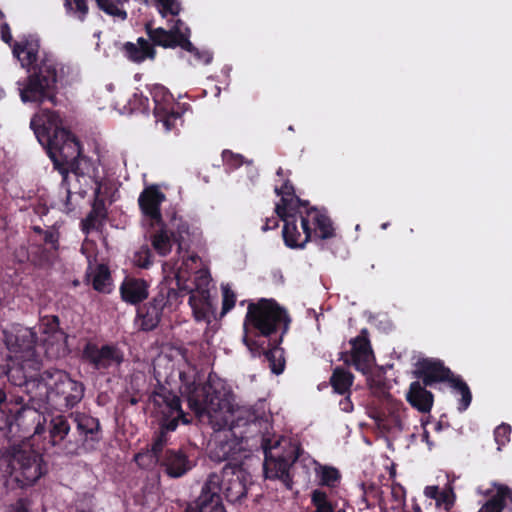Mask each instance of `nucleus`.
<instances>
[{"instance_id": "obj_1", "label": "nucleus", "mask_w": 512, "mask_h": 512, "mask_svg": "<svg viewBox=\"0 0 512 512\" xmlns=\"http://www.w3.org/2000/svg\"><path fill=\"white\" fill-rule=\"evenodd\" d=\"M30 127L39 143L46 148L54 169L62 176L60 188L65 192L63 210L70 213L76 208L72 203V195L77 194L82 199L86 196V190L81 188L73 191L70 174H73L74 179L79 182L81 177L89 174L92 162L82 154L77 137L70 130L62 127L58 112L43 110L41 115H35L31 119Z\"/></svg>"}, {"instance_id": "obj_2", "label": "nucleus", "mask_w": 512, "mask_h": 512, "mask_svg": "<svg viewBox=\"0 0 512 512\" xmlns=\"http://www.w3.org/2000/svg\"><path fill=\"white\" fill-rule=\"evenodd\" d=\"M269 427L265 425L249 428L248 425H228L223 433L211 445L209 457L215 462L238 463L246 452V444L250 436L258 431L261 433V447L264 451V473L269 479H279L288 488H291V477L289 469L296 461L298 455L296 448L285 438H271L268 433Z\"/></svg>"}, {"instance_id": "obj_3", "label": "nucleus", "mask_w": 512, "mask_h": 512, "mask_svg": "<svg viewBox=\"0 0 512 512\" xmlns=\"http://www.w3.org/2000/svg\"><path fill=\"white\" fill-rule=\"evenodd\" d=\"M188 404L198 417L207 416L218 430L228 425H248L252 428L264 424L266 429L270 427L264 402H260L257 409L236 405L231 389L221 380L209 381L195 388L188 395Z\"/></svg>"}, {"instance_id": "obj_4", "label": "nucleus", "mask_w": 512, "mask_h": 512, "mask_svg": "<svg viewBox=\"0 0 512 512\" xmlns=\"http://www.w3.org/2000/svg\"><path fill=\"white\" fill-rule=\"evenodd\" d=\"M39 48V42L35 39H25L13 45V54L22 67H33V72L20 89V97L24 103L49 102L56 106L57 82L63 77L64 66L52 54L43 53L40 56Z\"/></svg>"}, {"instance_id": "obj_5", "label": "nucleus", "mask_w": 512, "mask_h": 512, "mask_svg": "<svg viewBox=\"0 0 512 512\" xmlns=\"http://www.w3.org/2000/svg\"><path fill=\"white\" fill-rule=\"evenodd\" d=\"M145 31L149 40L139 37L137 43L126 42L123 45L125 56L132 62L141 63L146 59H154L156 56L154 46L170 49L179 47L192 56L191 64L193 65H208L213 59L211 52L200 50L191 43V30L180 19L175 20L169 30L162 27L153 28L151 23H146Z\"/></svg>"}, {"instance_id": "obj_6", "label": "nucleus", "mask_w": 512, "mask_h": 512, "mask_svg": "<svg viewBox=\"0 0 512 512\" xmlns=\"http://www.w3.org/2000/svg\"><path fill=\"white\" fill-rule=\"evenodd\" d=\"M284 223L282 237L291 249H302L310 241L335 236V228L325 208H302L299 211L275 212Z\"/></svg>"}, {"instance_id": "obj_7", "label": "nucleus", "mask_w": 512, "mask_h": 512, "mask_svg": "<svg viewBox=\"0 0 512 512\" xmlns=\"http://www.w3.org/2000/svg\"><path fill=\"white\" fill-rule=\"evenodd\" d=\"M42 388L30 400L37 417L46 405L62 411L76 406L84 397L85 387L62 370H46L42 373Z\"/></svg>"}, {"instance_id": "obj_8", "label": "nucleus", "mask_w": 512, "mask_h": 512, "mask_svg": "<svg viewBox=\"0 0 512 512\" xmlns=\"http://www.w3.org/2000/svg\"><path fill=\"white\" fill-rule=\"evenodd\" d=\"M47 472L40 453L29 443L13 445L0 453V475L20 488L32 486Z\"/></svg>"}, {"instance_id": "obj_9", "label": "nucleus", "mask_w": 512, "mask_h": 512, "mask_svg": "<svg viewBox=\"0 0 512 512\" xmlns=\"http://www.w3.org/2000/svg\"><path fill=\"white\" fill-rule=\"evenodd\" d=\"M414 374L423 379L424 386H431L436 382L448 381L453 389L461 394L458 410L465 411L471 403L472 395L467 384L460 378L455 377L443 364L434 359H421L416 363Z\"/></svg>"}, {"instance_id": "obj_10", "label": "nucleus", "mask_w": 512, "mask_h": 512, "mask_svg": "<svg viewBox=\"0 0 512 512\" xmlns=\"http://www.w3.org/2000/svg\"><path fill=\"white\" fill-rule=\"evenodd\" d=\"M150 95L154 102V116L157 122L162 123L166 132L177 133L183 126L184 106L174 100L170 91L161 84H154L150 88Z\"/></svg>"}, {"instance_id": "obj_11", "label": "nucleus", "mask_w": 512, "mask_h": 512, "mask_svg": "<svg viewBox=\"0 0 512 512\" xmlns=\"http://www.w3.org/2000/svg\"><path fill=\"white\" fill-rule=\"evenodd\" d=\"M188 292L180 291L178 288L170 287L166 283L158 286L157 293L147 302L143 308L138 309L135 320H161L167 317L179 298L184 297Z\"/></svg>"}, {"instance_id": "obj_12", "label": "nucleus", "mask_w": 512, "mask_h": 512, "mask_svg": "<svg viewBox=\"0 0 512 512\" xmlns=\"http://www.w3.org/2000/svg\"><path fill=\"white\" fill-rule=\"evenodd\" d=\"M215 474L220 479V492L223 491L227 501L231 503L241 502L246 497L252 478L242 465L226 463L222 469V476Z\"/></svg>"}, {"instance_id": "obj_13", "label": "nucleus", "mask_w": 512, "mask_h": 512, "mask_svg": "<svg viewBox=\"0 0 512 512\" xmlns=\"http://www.w3.org/2000/svg\"><path fill=\"white\" fill-rule=\"evenodd\" d=\"M49 443L59 454L76 456L81 453L82 439L70 433V423L62 415L53 417L49 422Z\"/></svg>"}, {"instance_id": "obj_14", "label": "nucleus", "mask_w": 512, "mask_h": 512, "mask_svg": "<svg viewBox=\"0 0 512 512\" xmlns=\"http://www.w3.org/2000/svg\"><path fill=\"white\" fill-rule=\"evenodd\" d=\"M39 363L35 360H24L21 363L9 365L5 374L9 382L14 386L24 387L28 395L27 402L33 398L36 392L42 388V373L37 374Z\"/></svg>"}, {"instance_id": "obj_15", "label": "nucleus", "mask_w": 512, "mask_h": 512, "mask_svg": "<svg viewBox=\"0 0 512 512\" xmlns=\"http://www.w3.org/2000/svg\"><path fill=\"white\" fill-rule=\"evenodd\" d=\"M37 416L36 410L21 396H14L6 394L3 389H0V431L6 429L11 430L14 423L20 425L25 417L35 418Z\"/></svg>"}, {"instance_id": "obj_16", "label": "nucleus", "mask_w": 512, "mask_h": 512, "mask_svg": "<svg viewBox=\"0 0 512 512\" xmlns=\"http://www.w3.org/2000/svg\"><path fill=\"white\" fill-rule=\"evenodd\" d=\"M220 479L210 473L202 485L199 496L188 503L184 512H227L220 494Z\"/></svg>"}, {"instance_id": "obj_17", "label": "nucleus", "mask_w": 512, "mask_h": 512, "mask_svg": "<svg viewBox=\"0 0 512 512\" xmlns=\"http://www.w3.org/2000/svg\"><path fill=\"white\" fill-rule=\"evenodd\" d=\"M83 358L94 369L103 371L118 368L124 361V354L116 345L88 343L84 347Z\"/></svg>"}, {"instance_id": "obj_18", "label": "nucleus", "mask_w": 512, "mask_h": 512, "mask_svg": "<svg viewBox=\"0 0 512 512\" xmlns=\"http://www.w3.org/2000/svg\"><path fill=\"white\" fill-rule=\"evenodd\" d=\"M351 352H344L340 359L347 365H352L356 370L366 374L370 372L374 364V354L368 339V332L362 329L360 335L350 340Z\"/></svg>"}, {"instance_id": "obj_19", "label": "nucleus", "mask_w": 512, "mask_h": 512, "mask_svg": "<svg viewBox=\"0 0 512 512\" xmlns=\"http://www.w3.org/2000/svg\"><path fill=\"white\" fill-rule=\"evenodd\" d=\"M151 401L159 414V423L175 419L177 425L182 419L183 423H189L181 409L180 398L164 386H159L151 395Z\"/></svg>"}, {"instance_id": "obj_20", "label": "nucleus", "mask_w": 512, "mask_h": 512, "mask_svg": "<svg viewBox=\"0 0 512 512\" xmlns=\"http://www.w3.org/2000/svg\"><path fill=\"white\" fill-rule=\"evenodd\" d=\"M159 426V432L155 435L151 448L146 452L138 453L135 457L140 465L150 466L159 463L164 454L163 449L168 443V433L175 431L178 427L175 419L160 422Z\"/></svg>"}, {"instance_id": "obj_21", "label": "nucleus", "mask_w": 512, "mask_h": 512, "mask_svg": "<svg viewBox=\"0 0 512 512\" xmlns=\"http://www.w3.org/2000/svg\"><path fill=\"white\" fill-rule=\"evenodd\" d=\"M244 320H290L287 310L273 298L249 302Z\"/></svg>"}, {"instance_id": "obj_22", "label": "nucleus", "mask_w": 512, "mask_h": 512, "mask_svg": "<svg viewBox=\"0 0 512 512\" xmlns=\"http://www.w3.org/2000/svg\"><path fill=\"white\" fill-rule=\"evenodd\" d=\"M166 195L157 185H150L143 189L138 198L141 213L155 224H163L161 204Z\"/></svg>"}, {"instance_id": "obj_23", "label": "nucleus", "mask_w": 512, "mask_h": 512, "mask_svg": "<svg viewBox=\"0 0 512 512\" xmlns=\"http://www.w3.org/2000/svg\"><path fill=\"white\" fill-rule=\"evenodd\" d=\"M159 464L170 478H181L193 469L196 462L183 449H168Z\"/></svg>"}, {"instance_id": "obj_24", "label": "nucleus", "mask_w": 512, "mask_h": 512, "mask_svg": "<svg viewBox=\"0 0 512 512\" xmlns=\"http://www.w3.org/2000/svg\"><path fill=\"white\" fill-rule=\"evenodd\" d=\"M148 288L149 285L144 279L126 276L120 285L119 291L124 302L137 305L148 297Z\"/></svg>"}, {"instance_id": "obj_25", "label": "nucleus", "mask_w": 512, "mask_h": 512, "mask_svg": "<svg viewBox=\"0 0 512 512\" xmlns=\"http://www.w3.org/2000/svg\"><path fill=\"white\" fill-rule=\"evenodd\" d=\"M275 193L281 196L280 202L275 206V212L299 211L312 207L309 201L302 200L295 194L294 185L290 180H285L281 187H276Z\"/></svg>"}, {"instance_id": "obj_26", "label": "nucleus", "mask_w": 512, "mask_h": 512, "mask_svg": "<svg viewBox=\"0 0 512 512\" xmlns=\"http://www.w3.org/2000/svg\"><path fill=\"white\" fill-rule=\"evenodd\" d=\"M277 322H244L243 342L252 353L260 347L259 337H267L276 332Z\"/></svg>"}, {"instance_id": "obj_27", "label": "nucleus", "mask_w": 512, "mask_h": 512, "mask_svg": "<svg viewBox=\"0 0 512 512\" xmlns=\"http://www.w3.org/2000/svg\"><path fill=\"white\" fill-rule=\"evenodd\" d=\"M106 218L107 209L105 200L100 198V186H98L94 192V201L92 203L91 211L82 221V230L86 233H89L90 230H98L103 226Z\"/></svg>"}, {"instance_id": "obj_28", "label": "nucleus", "mask_w": 512, "mask_h": 512, "mask_svg": "<svg viewBox=\"0 0 512 512\" xmlns=\"http://www.w3.org/2000/svg\"><path fill=\"white\" fill-rule=\"evenodd\" d=\"M4 332L9 334V342H12V338H14L15 344L20 348L26 349L28 353L31 352V348L39 340L36 326L28 328L19 322L14 323L9 331ZM40 341H47V338H41Z\"/></svg>"}, {"instance_id": "obj_29", "label": "nucleus", "mask_w": 512, "mask_h": 512, "mask_svg": "<svg viewBox=\"0 0 512 512\" xmlns=\"http://www.w3.org/2000/svg\"><path fill=\"white\" fill-rule=\"evenodd\" d=\"M170 234L173 238V242L178 246L177 252L179 255H181L182 252H189L192 232L188 221L174 215L171 219Z\"/></svg>"}, {"instance_id": "obj_30", "label": "nucleus", "mask_w": 512, "mask_h": 512, "mask_svg": "<svg viewBox=\"0 0 512 512\" xmlns=\"http://www.w3.org/2000/svg\"><path fill=\"white\" fill-rule=\"evenodd\" d=\"M425 387L419 381L412 382L406 395L411 406L422 413L429 412L433 404V395Z\"/></svg>"}, {"instance_id": "obj_31", "label": "nucleus", "mask_w": 512, "mask_h": 512, "mask_svg": "<svg viewBox=\"0 0 512 512\" xmlns=\"http://www.w3.org/2000/svg\"><path fill=\"white\" fill-rule=\"evenodd\" d=\"M182 253V264L175 274L176 286L180 291L191 293L193 288L188 282L190 281L191 271L194 269V266L197 265L198 261H200V257L196 253Z\"/></svg>"}, {"instance_id": "obj_32", "label": "nucleus", "mask_w": 512, "mask_h": 512, "mask_svg": "<svg viewBox=\"0 0 512 512\" xmlns=\"http://www.w3.org/2000/svg\"><path fill=\"white\" fill-rule=\"evenodd\" d=\"M56 253L44 244L31 243L28 249V258L35 266L45 267L52 264Z\"/></svg>"}, {"instance_id": "obj_33", "label": "nucleus", "mask_w": 512, "mask_h": 512, "mask_svg": "<svg viewBox=\"0 0 512 512\" xmlns=\"http://www.w3.org/2000/svg\"><path fill=\"white\" fill-rule=\"evenodd\" d=\"M507 500L512 502V492L507 486L498 485L497 491L482 505L478 512H502Z\"/></svg>"}, {"instance_id": "obj_34", "label": "nucleus", "mask_w": 512, "mask_h": 512, "mask_svg": "<svg viewBox=\"0 0 512 512\" xmlns=\"http://www.w3.org/2000/svg\"><path fill=\"white\" fill-rule=\"evenodd\" d=\"M158 225L161 227L151 236V244L160 256H166L171 252L172 244L174 243L173 238L164 223Z\"/></svg>"}, {"instance_id": "obj_35", "label": "nucleus", "mask_w": 512, "mask_h": 512, "mask_svg": "<svg viewBox=\"0 0 512 512\" xmlns=\"http://www.w3.org/2000/svg\"><path fill=\"white\" fill-rule=\"evenodd\" d=\"M315 474L319 479V484L327 487H336L339 483L341 475L337 468L317 464L315 467Z\"/></svg>"}, {"instance_id": "obj_36", "label": "nucleus", "mask_w": 512, "mask_h": 512, "mask_svg": "<svg viewBox=\"0 0 512 512\" xmlns=\"http://www.w3.org/2000/svg\"><path fill=\"white\" fill-rule=\"evenodd\" d=\"M330 383L336 393L345 394L349 392L353 383V375L341 368H336L330 378Z\"/></svg>"}, {"instance_id": "obj_37", "label": "nucleus", "mask_w": 512, "mask_h": 512, "mask_svg": "<svg viewBox=\"0 0 512 512\" xmlns=\"http://www.w3.org/2000/svg\"><path fill=\"white\" fill-rule=\"evenodd\" d=\"M92 285L96 291L101 293H109L111 291L112 279L107 265L99 264L97 266Z\"/></svg>"}, {"instance_id": "obj_38", "label": "nucleus", "mask_w": 512, "mask_h": 512, "mask_svg": "<svg viewBox=\"0 0 512 512\" xmlns=\"http://www.w3.org/2000/svg\"><path fill=\"white\" fill-rule=\"evenodd\" d=\"M75 421L77 422V429L81 435L86 438L90 435L91 440L98 441V438L94 437L100 429L99 421L96 418L81 415L78 416Z\"/></svg>"}, {"instance_id": "obj_39", "label": "nucleus", "mask_w": 512, "mask_h": 512, "mask_svg": "<svg viewBox=\"0 0 512 512\" xmlns=\"http://www.w3.org/2000/svg\"><path fill=\"white\" fill-rule=\"evenodd\" d=\"M97 7L105 14L125 21L128 18L127 12L119 7L122 4L121 0H95Z\"/></svg>"}, {"instance_id": "obj_40", "label": "nucleus", "mask_w": 512, "mask_h": 512, "mask_svg": "<svg viewBox=\"0 0 512 512\" xmlns=\"http://www.w3.org/2000/svg\"><path fill=\"white\" fill-rule=\"evenodd\" d=\"M265 359L269 362L271 371L274 374H281L285 367L284 351L279 347H274L264 353Z\"/></svg>"}, {"instance_id": "obj_41", "label": "nucleus", "mask_w": 512, "mask_h": 512, "mask_svg": "<svg viewBox=\"0 0 512 512\" xmlns=\"http://www.w3.org/2000/svg\"><path fill=\"white\" fill-rule=\"evenodd\" d=\"M64 7L67 14L73 15L83 22L89 12L87 0H64Z\"/></svg>"}, {"instance_id": "obj_42", "label": "nucleus", "mask_w": 512, "mask_h": 512, "mask_svg": "<svg viewBox=\"0 0 512 512\" xmlns=\"http://www.w3.org/2000/svg\"><path fill=\"white\" fill-rule=\"evenodd\" d=\"M189 304L192 308L195 320H209L208 311L210 309V302L208 298L197 299L195 295H190Z\"/></svg>"}, {"instance_id": "obj_43", "label": "nucleus", "mask_w": 512, "mask_h": 512, "mask_svg": "<svg viewBox=\"0 0 512 512\" xmlns=\"http://www.w3.org/2000/svg\"><path fill=\"white\" fill-rule=\"evenodd\" d=\"M311 502L315 507L314 512H333L334 507L331 502L328 500L327 494L320 490L315 489L311 493Z\"/></svg>"}, {"instance_id": "obj_44", "label": "nucleus", "mask_w": 512, "mask_h": 512, "mask_svg": "<svg viewBox=\"0 0 512 512\" xmlns=\"http://www.w3.org/2000/svg\"><path fill=\"white\" fill-rule=\"evenodd\" d=\"M159 14L165 18L168 15L178 16L181 12L180 0H154Z\"/></svg>"}, {"instance_id": "obj_45", "label": "nucleus", "mask_w": 512, "mask_h": 512, "mask_svg": "<svg viewBox=\"0 0 512 512\" xmlns=\"http://www.w3.org/2000/svg\"><path fill=\"white\" fill-rule=\"evenodd\" d=\"M222 161L227 170H235L241 167L244 164H250L251 161H248L244 158L243 155L234 153L231 150H223L222 152Z\"/></svg>"}, {"instance_id": "obj_46", "label": "nucleus", "mask_w": 512, "mask_h": 512, "mask_svg": "<svg viewBox=\"0 0 512 512\" xmlns=\"http://www.w3.org/2000/svg\"><path fill=\"white\" fill-rule=\"evenodd\" d=\"M134 263L140 268L148 269L153 263V254L151 250L147 246L141 247V249L134 255Z\"/></svg>"}, {"instance_id": "obj_47", "label": "nucleus", "mask_w": 512, "mask_h": 512, "mask_svg": "<svg viewBox=\"0 0 512 512\" xmlns=\"http://www.w3.org/2000/svg\"><path fill=\"white\" fill-rule=\"evenodd\" d=\"M59 236L60 234L56 229H46L43 235L41 236V244H44L48 248L53 249V251L57 252L59 249Z\"/></svg>"}, {"instance_id": "obj_48", "label": "nucleus", "mask_w": 512, "mask_h": 512, "mask_svg": "<svg viewBox=\"0 0 512 512\" xmlns=\"http://www.w3.org/2000/svg\"><path fill=\"white\" fill-rule=\"evenodd\" d=\"M222 296L223 300L221 317L224 316L227 312H229L235 306L236 303V295L228 286L222 287Z\"/></svg>"}, {"instance_id": "obj_49", "label": "nucleus", "mask_w": 512, "mask_h": 512, "mask_svg": "<svg viewBox=\"0 0 512 512\" xmlns=\"http://www.w3.org/2000/svg\"><path fill=\"white\" fill-rule=\"evenodd\" d=\"M511 427L507 424L499 425L494 431L495 441L498 444V450L510 440Z\"/></svg>"}, {"instance_id": "obj_50", "label": "nucleus", "mask_w": 512, "mask_h": 512, "mask_svg": "<svg viewBox=\"0 0 512 512\" xmlns=\"http://www.w3.org/2000/svg\"><path fill=\"white\" fill-rule=\"evenodd\" d=\"M129 104L134 108L141 111H147L149 110V98L141 91L135 92L132 96V98L129 100Z\"/></svg>"}, {"instance_id": "obj_51", "label": "nucleus", "mask_w": 512, "mask_h": 512, "mask_svg": "<svg viewBox=\"0 0 512 512\" xmlns=\"http://www.w3.org/2000/svg\"><path fill=\"white\" fill-rule=\"evenodd\" d=\"M5 512H30V503L27 499H18L15 503L8 505Z\"/></svg>"}, {"instance_id": "obj_52", "label": "nucleus", "mask_w": 512, "mask_h": 512, "mask_svg": "<svg viewBox=\"0 0 512 512\" xmlns=\"http://www.w3.org/2000/svg\"><path fill=\"white\" fill-rule=\"evenodd\" d=\"M282 221L281 218L276 214V216L267 217L265 219V223L262 226V231L267 232L269 230L276 229L279 226V222Z\"/></svg>"}, {"instance_id": "obj_53", "label": "nucleus", "mask_w": 512, "mask_h": 512, "mask_svg": "<svg viewBox=\"0 0 512 512\" xmlns=\"http://www.w3.org/2000/svg\"><path fill=\"white\" fill-rule=\"evenodd\" d=\"M0 34H1V39L3 42H5L7 44H11L13 38H12L10 27L7 23H4L1 25Z\"/></svg>"}, {"instance_id": "obj_54", "label": "nucleus", "mask_w": 512, "mask_h": 512, "mask_svg": "<svg viewBox=\"0 0 512 512\" xmlns=\"http://www.w3.org/2000/svg\"><path fill=\"white\" fill-rule=\"evenodd\" d=\"M424 494L431 499H435L436 501H439V495L441 494V491L437 486H427L425 488Z\"/></svg>"}, {"instance_id": "obj_55", "label": "nucleus", "mask_w": 512, "mask_h": 512, "mask_svg": "<svg viewBox=\"0 0 512 512\" xmlns=\"http://www.w3.org/2000/svg\"><path fill=\"white\" fill-rule=\"evenodd\" d=\"M444 503L445 508L448 509L453 501L451 500L450 495L447 492L441 491V494L439 495V501H437V504Z\"/></svg>"}, {"instance_id": "obj_56", "label": "nucleus", "mask_w": 512, "mask_h": 512, "mask_svg": "<svg viewBox=\"0 0 512 512\" xmlns=\"http://www.w3.org/2000/svg\"><path fill=\"white\" fill-rule=\"evenodd\" d=\"M340 407L344 412H351L353 410V404L349 396L340 401Z\"/></svg>"}, {"instance_id": "obj_57", "label": "nucleus", "mask_w": 512, "mask_h": 512, "mask_svg": "<svg viewBox=\"0 0 512 512\" xmlns=\"http://www.w3.org/2000/svg\"><path fill=\"white\" fill-rule=\"evenodd\" d=\"M156 328V323L154 322H141L140 329L143 331H151Z\"/></svg>"}, {"instance_id": "obj_58", "label": "nucleus", "mask_w": 512, "mask_h": 512, "mask_svg": "<svg viewBox=\"0 0 512 512\" xmlns=\"http://www.w3.org/2000/svg\"><path fill=\"white\" fill-rule=\"evenodd\" d=\"M59 322H56V321H53V322H47L45 325H40L39 326V329H42L43 332H46V329L49 327L50 329H54L56 324H58Z\"/></svg>"}, {"instance_id": "obj_59", "label": "nucleus", "mask_w": 512, "mask_h": 512, "mask_svg": "<svg viewBox=\"0 0 512 512\" xmlns=\"http://www.w3.org/2000/svg\"><path fill=\"white\" fill-rule=\"evenodd\" d=\"M422 440L427 443L429 449H432L433 444L429 440V433H428V431H426V430L424 431V433L422 435Z\"/></svg>"}, {"instance_id": "obj_60", "label": "nucleus", "mask_w": 512, "mask_h": 512, "mask_svg": "<svg viewBox=\"0 0 512 512\" xmlns=\"http://www.w3.org/2000/svg\"><path fill=\"white\" fill-rule=\"evenodd\" d=\"M31 229H32V231H33L35 234H37V235H39V236H42V235H43V233L45 232V229H42L40 226H32V227H31Z\"/></svg>"}, {"instance_id": "obj_61", "label": "nucleus", "mask_w": 512, "mask_h": 512, "mask_svg": "<svg viewBox=\"0 0 512 512\" xmlns=\"http://www.w3.org/2000/svg\"><path fill=\"white\" fill-rule=\"evenodd\" d=\"M414 512H422V511H421V508L418 505H416L414 507Z\"/></svg>"}, {"instance_id": "obj_62", "label": "nucleus", "mask_w": 512, "mask_h": 512, "mask_svg": "<svg viewBox=\"0 0 512 512\" xmlns=\"http://www.w3.org/2000/svg\"><path fill=\"white\" fill-rule=\"evenodd\" d=\"M179 377H180V379H181L182 381H185V380H184V377H185L184 373L180 372V373H179Z\"/></svg>"}, {"instance_id": "obj_63", "label": "nucleus", "mask_w": 512, "mask_h": 512, "mask_svg": "<svg viewBox=\"0 0 512 512\" xmlns=\"http://www.w3.org/2000/svg\"><path fill=\"white\" fill-rule=\"evenodd\" d=\"M388 225H389V223H383V224L381 225V228H382V229H386V228L388 227Z\"/></svg>"}, {"instance_id": "obj_64", "label": "nucleus", "mask_w": 512, "mask_h": 512, "mask_svg": "<svg viewBox=\"0 0 512 512\" xmlns=\"http://www.w3.org/2000/svg\"><path fill=\"white\" fill-rule=\"evenodd\" d=\"M50 320L56 321V320H59V318H58V316L53 315V316H51V319H50Z\"/></svg>"}]
</instances>
